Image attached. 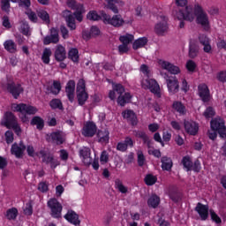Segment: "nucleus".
<instances>
[{"instance_id": "nucleus-1", "label": "nucleus", "mask_w": 226, "mask_h": 226, "mask_svg": "<svg viewBox=\"0 0 226 226\" xmlns=\"http://www.w3.org/2000/svg\"><path fill=\"white\" fill-rule=\"evenodd\" d=\"M2 126H5L9 129L12 128L17 135H20V133H22V129L17 121V117L10 111L4 113Z\"/></svg>"}, {"instance_id": "nucleus-2", "label": "nucleus", "mask_w": 226, "mask_h": 226, "mask_svg": "<svg viewBox=\"0 0 226 226\" xmlns=\"http://www.w3.org/2000/svg\"><path fill=\"white\" fill-rule=\"evenodd\" d=\"M14 109L16 112H20V119L23 123H27V121H29V118L27 117V116H26V114L31 116L38 112V109L35 107L25 103L18 104Z\"/></svg>"}, {"instance_id": "nucleus-3", "label": "nucleus", "mask_w": 226, "mask_h": 226, "mask_svg": "<svg viewBox=\"0 0 226 226\" xmlns=\"http://www.w3.org/2000/svg\"><path fill=\"white\" fill-rule=\"evenodd\" d=\"M102 21L105 24H109V26H113V27H123L124 26V19L121 14H117L111 17L107 13H102Z\"/></svg>"}, {"instance_id": "nucleus-4", "label": "nucleus", "mask_w": 226, "mask_h": 226, "mask_svg": "<svg viewBox=\"0 0 226 226\" xmlns=\"http://www.w3.org/2000/svg\"><path fill=\"white\" fill-rule=\"evenodd\" d=\"M76 93L79 105H84L87 102V98H89V94L86 93V80L84 79L79 80Z\"/></svg>"}, {"instance_id": "nucleus-5", "label": "nucleus", "mask_w": 226, "mask_h": 226, "mask_svg": "<svg viewBox=\"0 0 226 226\" xmlns=\"http://www.w3.org/2000/svg\"><path fill=\"white\" fill-rule=\"evenodd\" d=\"M48 207L50 209V215L52 218H62L63 205L57 200V199L53 198L48 201Z\"/></svg>"}, {"instance_id": "nucleus-6", "label": "nucleus", "mask_w": 226, "mask_h": 226, "mask_svg": "<svg viewBox=\"0 0 226 226\" xmlns=\"http://www.w3.org/2000/svg\"><path fill=\"white\" fill-rule=\"evenodd\" d=\"M173 15L177 20H188L189 22H193L195 19L193 9L190 6H186L184 11L179 10L178 11L173 12Z\"/></svg>"}, {"instance_id": "nucleus-7", "label": "nucleus", "mask_w": 226, "mask_h": 226, "mask_svg": "<svg viewBox=\"0 0 226 226\" xmlns=\"http://www.w3.org/2000/svg\"><path fill=\"white\" fill-rule=\"evenodd\" d=\"M161 75L166 79L167 87L171 94L179 92V81L176 76H169V74L163 72H161Z\"/></svg>"}, {"instance_id": "nucleus-8", "label": "nucleus", "mask_w": 226, "mask_h": 226, "mask_svg": "<svg viewBox=\"0 0 226 226\" xmlns=\"http://www.w3.org/2000/svg\"><path fill=\"white\" fill-rule=\"evenodd\" d=\"M210 126L212 130H215L218 132L222 139H226V127L223 119L216 117L211 120Z\"/></svg>"}, {"instance_id": "nucleus-9", "label": "nucleus", "mask_w": 226, "mask_h": 226, "mask_svg": "<svg viewBox=\"0 0 226 226\" xmlns=\"http://www.w3.org/2000/svg\"><path fill=\"white\" fill-rule=\"evenodd\" d=\"M6 88L8 93L12 94L15 100L20 96L21 93H24V88H22V86L20 84H15L11 79L7 80Z\"/></svg>"}, {"instance_id": "nucleus-10", "label": "nucleus", "mask_w": 226, "mask_h": 226, "mask_svg": "<svg viewBox=\"0 0 226 226\" xmlns=\"http://www.w3.org/2000/svg\"><path fill=\"white\" fill-rule=\"evenodd\" d=\"M47 142H52V144H56V146H61L64 144V132L62 131L53 132L50 134L46 135Z\"/></svg>"}, {"instance_id": "nucleus-11", "label": "nucleus", "mask_w": 226, "mask_h": 226, "mask_svg": "<svg viewBox=\"0 0 226 226\" xmlns=\"http://www.w3.org/2000/svg\"><path fill=\"white\" fill-rule=\"evenodd\" d=\"M141 87L143 89H149L154 94H160V85L155 79H147L141 81Z\"/></svg>"}, {"instance_id": "nucleus-12", "label": "nucleus", "mask_w": 226, "mask_h": 226, "mask_svg": "<svg viewBox=\"0 0 226 226\" xmlns=\"http://www.w3.org/2000/svg\"><path fill=\"white\" fill-rule=\"evenodd\" d=\"M96 124L94 122H87L82 129L84 137H94L96 135Z\"/></svg>"}, {"instance_id": "nucleus-13", "label": "nucleus", "mask_w": 226, "mask_h": 226, "mask_svg": "<svg viewBox=\"0 0 226 226\" xmlns=\"http://www.w3.org/2000/svg\"><path fill=\"white\" fill-rule=\"evenodd\" d=\"M50 43H59V31L55 27L50 29V34L43 39L44 45H50Z\"/></svg>"}, {"instance_id": "nucleus-14", "label": "nucleus", "mask_w": 226, "mask_h": 226, "mask_svg": "<svg viewBox=\"0 0 226 226\" xmlns=\"http://www.w3.org/2000/svg\"><path fill=\"white\" fill-rule=\"evenodd\" d=\"M24 151H26V145L22 141L19 144L13 143L11 148V154H14L16 158H22L24 156Z\"/></svg>"}, {"instance_id": "nucleus-15", "label": "nucleus", "mask_w": 226, "mask_h": 226, "mask_svg": "<svg viewBox=\"0 0 226 226\" xmlns=\"http://www.w3.org/2000/svg\"><path fill=\"white\" fill-rule=\"evenodd\" d=\"M160 19L162 22H159L155 25L154 31L156 34L162 36L164 33H167L169 26L167 25V18H165V16H160Z\"/></svg>"}, {"instance_id": "nucleus-16", "label": "nucleus", "mask_w": 226, "mask_h": 226, "mask_svg": "<svg viewBox=\"0 0 226 226\" xmlns=\"http://www.w3.org/2000/svg\"><path fill=\"white\" fill-rule=\"evenodd\" d=\"M194 211H197L201 220H206L209 216V207L200 202L197 203Z\"/></svg>"}, {"instance_id": "nucleus-17", "label": "nucleus", "mask_w": 226, "mask_h": 226, "mask_svg": "<svg viewBox=\"0 0 226 226\" xmlns=\"http://www.w3.org/2000/svg\"><path fill=\"white\" fill-rule=\"evenodd\" d=\"M184 126L186 133H189V135H197L199 132V124L193 121H184Z\"/></svg>"}, {"instance_id": "nucleus-18", "label": "nucleus", "mask_w": 226, "mask_h": 226, "mask_svg": "<svg viewBox=\"0 0 226 226\" xmlns=\"http://www.w3.org/2000/svg\"><path fill=\"white\" fill-rule=\"evenodd\" d=\"M109 10H111L113 13H119V8L124 6V2L122 0H105Z\"/></svg>"}, {"instance_id": "nucleus-19", "label": "nucleus", "mask_w": 226, "mask_h": 226, "mask_svg": "<svg viewBox=\"0 0 226 226\" xmlns=\"http://www.w3.org/2000/svg\"><path fill=\"white\" fill-rule=\"evenodd\" d=\"M63 17L65 19V22L72 31L77 29V25H75V16L72 14L70 11H64Z\"/></svg>"}, {"instance_id": "nucleus-20", "label": "nucleus", "mask_w": 226, "mask_h": 226, "mask_svg": "<svg viewBox=\"0 0 226 226\" xmlns=\"http://www.w3.org/2000/svg\"><path fill=\"white\" fill-rule=\"evenodd\" d=\"M160 64L163 70H167L171 75H177L181 72L179 67L174 65L173 64L167 62V61H161Z\"/></svg>"}, {"instance_id": "nucleus-21", "label": "nucleus", "mask_w": 226, "mask_h": 226, "mask_svg": "<svg viewBox=\"0 0 226 226\" xmlns=\"http://www.w3.org/2000/svg\"><path fill=\"white\" fill-rule=\"evenodd\" d=\"M65 92L68 100L71 101V102H73V100H75V80L71 79L68 81L65 87Z\"/></svg>"}, {"instance_id": "nucleus-22", "label": "nucleus", "mask_w": 226, "mask_h": 226, "mask_svg": "<svg viewBox=\"0 0 226 226\" xmlns=\"http://www.w3.org/2000/svg\"><path fill=\"white\" fill-rule=\"evenodd\" d=\"M67 222L72 223V225H80V220L79 219V215L73 210H68L66 215L64 216Z\"/></svg>"}, {"instance_id": "nucleus-23", "label": "nucleus", "mask_w": 226, "mask_h": 226, "mask_svg": "<svg viewBox=\"0 0 226 226\" xmlns=\"http://www.w3.org/2000/svg\"><path fill=\"white\" fill-rule=\"evenodd\" d=\"M199 95L201 98L202 102H209V88H207V85L201 84L198 87Z\"/></svg>"}, {"instance_id": "nucleus-24", "label": "nucleus", "mask_w": 226, "mask_h": 226, "mask_svg": "<svg viewBox=\"0 0 226 226\" xmlns=\"http://www.w3.org/2000/svg\"><path fill=\"white\" fill-rule=\"evenodd\" d=\"M124 119H126L128 123H131L132 126L137 125V115L132 109L125 110L122 113Z\"/></svg>"}, {"instance_id": "nucleus-25", "label": "nucleus", "mask_w": 226, "mask_h": 226, "mask_svg": "<svg viewBox=\"0 0 226 226\" xmlns=\"http://www.w3.org/2000/svg\"><path fill=\"white\" fill-rule=\"evenodd\" d=\"M55 59L61 63V61H64L66 59V49L63 45H57L55 50Z\"/></svg>"}, {"instance_id": "nucleus-26", "label": "nucleus", "mask_w": 226, "mask_h": 226, "mask_svg": "<svg viewBox=\"0 0 226 226\" xmlns=\"http://www.w3.org/2000/svg\"><path fill=\"white\" fill-rule=\"evenodd\" d=\"M200 43L203 45V50L206 52V54H211L213 52V49L211 48V44L209 42V38L207 36L202 34L199 37Z\"/></svg>"}, {"instance_id": "nucleus-27", "label": "nucleus", "mask_w": 226, "mask_h": 226, "mask_svg": "<svg viewBox=\"0 0 226 226\" xmlns=\"http://www.w3.org/2000/svg\"><path fill=\"white\" fill-rule=\"evenodd\" d=\"M39 154L42 158L43 163H46V165H49L54 157V154H50V151L47 148L40 150Z\"/></svg>"}, {"instance_id": "nucleus-28", "label": "nucleus", "mask_w": 226, "mask_h": 226, "mask_svg": "<svg viewBox=\"0 0 226 226\" xmlns=\"http://www.w3.org/2000/svg\"><path fill=\"white\" fill-rule=\"evenodd\" d=\"M136 137H139V139H142L143 144H146L148 149H151L153 146V140L149 139V136H147V134H146L142 131H138L136 132Z\"/></svg>"}, {"instance_id": "nucleus-29", "label": "nucleus", "mask_w": 226, "mask_h": 226, "mask_svg": "<svg viewBox=\"0 0 226 226\" xmlns=\"http://www.w3.org/2000/svg\"><path fill=\"white\" fill-rule=\"evenodd\" d=\"M199 56V46L196 41H191L189 44V57L195 59Z\"/></svg>"}, {"instance_id": "nucleus-30", "label": "nucleus", "mask_w": 226, "mask_h": 226, "mask_svg": "<svg viewBox=\"0 0 226 226\" xmlns=\"http://www.w3.org/2000/svg\"><path fill=\"white\" fill-rule=\"evenodd\" d=\"M4 47L7 52L11 54H15L17 52V44L12 40L5 41L4 43Z\"/></svg>"}, {"instance_id": "nucleus-31", "label": "nucleus", "mask_w": 226, "mask_h": 226, "mask_svg": "<svg viewBox=\"0 0 226 226\" xmlns=\"http://www.w3.org/2000/svg\"><path fill=\"white\" fill-rule=\"evenodd\" d=\"M172 109L173 110H176V112H178V114H186V107H185V104L181 102H174L172 104Z\"/></svg>"}, {"instance_id": "nucleus-32", "label": "nucleus", "mask_w": 226, "mask_h": 226, "mask_svg": "<svg viewBox=\"0 0 226 226\" xmlns=\"http://www.w3.org/2000/svg\"><path fill=\"white\" fill-rule=\"evenodd\" d=\"M197 22L198 24H200L205 28H208L209 26V19H207V14L206 13H200L197 16Z\"/></svg>"}, {"instance_id": "nucleus-33", "label": "nucleus", "mask_w": 226, "mask_h": 226, "mask_svg": "<svg viewBox=\"0 0 226 226\" xmlns=\"http://www.w3.org/2000/svg\"><path fill=\"white\" fill-rule=\"evenodd\" d=\"M162 170H171L172 169V159L170 157L163 156L161 159Z\"/></svg>"}, {"instance_id": "nucleus-34", "label": "nucleus", "mask_w": 226, "mask_h": 226, "mask_svg": "<svg viewBox=\"0 0 226 226\" xmlns=\"http://www.w3.org/2000/svg\"><path fill=\"white\" fill-rule=\"evenodd\" d=\"M130 100H132V95L129 93H125L124 94L118 96L117 103L120 107H124L126 103H130Z\"/></svg>"}, {"instance_id": "nucleus-35", "label": "nucleus", "mask_w": 226, "mask_h": 226, "mask_svg": "<svg viewBox=\"0 0 226 226\" xmlns=\"http://www.w3.org/2000/svg\"><path fill=\"white\" fill-rule=\"evenodd\" d=\"M147 45V38L142 37L136 40L132 44L133 50H139V49H142V47H146Z\"/></svg>"}, {"instance_id": "nucleus-36", "label": "nucleus", "mask_w": 226, "mask_h": 226, "mask_svg": "<svg viewBox=\"0 0 226 226\" xmlns=\"http://www.w3.org/2000/svg\"><path fill=\"white\" fill-rule=\"evenodd\" d=\"M97 137L99 139V142L102 144H107L109 142V131L104 130V131H99L97 132Z\"/></svg>"}, {"instance_id": "nucleus-37", "label": "nucleus", "mask_w": 226, "mask_h": 226, "mask_svg": "<svg viewBox=\"0 0 226 226\" xmlns=\"http://www.w3.org/2000/svg\"><path fill=\"white\" fill-rule=\"evenodd\" d=\"M31 124L33 126L35 125L37 130H43V127L45 126V122L41 117H34L31 121Z\"/></svg>"}, {"instance_id": "nucleus-38", "label": "nucleus", "mask_w": 226, "mask_h": 226, "mask_svg": "<svg viewBox=\"0 0 226 226\" xmlns=\"http://www.w3.org/2000/svg\"><path fill=\"white\" fill-rule=\"evenodd\" d=\"M17 216H19V210L17 207L9 208L6 211L5 217L7 220H17Z\"/></svg>"}, {"instance_id": "nucleus-39", "label": "nucleus", "mask_w": 226, "mask_h": 226, "mask_svg": "<svg viewBox=\"0 0 226 226\" xmlns=\"http://www.w3.org/2000/svg\"><path fill=\"white\" fill-rule=\"evenodd\" d=\"M147 205L149 206V207H158V206L160 205V197H158L156 194L152 195L147 200Z\"/></svg>"}, {"instance_id": "nucleus-40", "label": "nucleus", "mask_w": 226, "mask_h": 226, "mask_svg": "<svg viewBox=\"0 0 226 226\" xmlns=\"http://www.w3.org/2000/svg\"><path fill=\"white\" fill-rule=\"evenodd\" d=\"M115 187L118 192H120V193L126 194L128 192V187L124 186V185H123V181L119 178L115 180Z\"/></svg>"}, {"instance_id": "nucleus-41", "label": "nucleus", "mask_w": 226, "mask_h": 226, "mask_svg": "<svg viewBox=\"0 0 226 226\" xmlns=\"http://www.w3.org/2000/svg\"><path fill=\"white\" fill-rule=\"evenodd\" d=\"M20 33L25 36H31V28L29 27V23H27V21H21Z\"/></svg>"}, {"instance_id": "nucleus-42", "label": "nucleus", "mask_w": 226, "mask_h": 226, "mask_svg": "<svg viewBox=\"0 0 226 226\" xmlns=\"http://www.w3.org/2000/svg\"><path fill=\"white\" fill-rule=\"evenodd\" d=\"M37 16L39 17V19L43 20L45 24H50V16L49 15V12H47V11H37Z\"/></svg>"}, {"instance_id": "nucleus-43", "label": "nucleus", "mask_w": 226, "mask_h": 226, "mask_svg": "<svg viewBox=\"0 0 226 226\" xmlns=\"http://www.w3.org/2000/svg\"><path fill=\"white\" fill-rule=\"evenodd\" d=\"M182 164L184 165V168L186 169L187 172H190V170H192L193 162H192V158H190V156L185 155L182 159Z\"/></svg>"}, {"instance_id": "nucleus-44", "label": "nucleus", "mask_w": 226, "mask_h": 226, "mask_svg": "<svg viewBox=\"0 0 226 226\" xmlns=\"http://www.w3.org/2000/svg\"><path fill=\"white\" fill-rule=\"evenodd\" d=\"M134 37L133 34H126L125 35H122L119 37V41H121L122 44L124 45H130L132 41H133Z\"/></svg>"}, {"instance_id": "nucleus-45", "label": "nucleus", "mask_w": 226, "mask_h": 226, "mask_svg": "<svg viewBox=\"0 0 226 226\" xmlns=\"http://www.w3.org/2000/svg\"><path fill=\"white\" fill-rule=\"evenodd\" d=\"M52 56V50L50 49L46 48L43 50L41 59L45 64H49L50 63V56Z\"/></svg>"}, {"instance_id": "nucleus-46", "label": "nucleus", "mask_w": 226, "mask_h": 226, "mask_svg": "<svg viewBox=\"0 0 226 226\" xmlns=\"http://www.w3.org/2000/svg\"><path fill=\"white\" fill-rule=\"evenodd\" d=\"M68 57L69 59H72L73 63H79V49H72L68 52Z\"/></svg>"}, {"instance_id": "nucleus-47", "label": "nucleus", "mask_w": 226, "mask_h": 226, "mask_svg": "<svg viewBox=\"0 0 226 226\" xmlns=\"http://www.w3.org/2000/svg\"><path fill=\"white\" fill-rule=\"evenodd\" d=\"M157 180L158 178L152 174L147 175L144 178V181L147 186H153Z\"/></svg>"}, {"instance_id": "nucleus-48", "label": "nucleus", "mask_w": 226, "mask_h": 226, "mask_svg": "<svg viewBox=\"0 0 226 226\" xmlns=\"http://www.w3.org/2000/svg\"><path fill=\"white\" fill-rule=\"evenodd\" d=\"M66 4L71 10H79L80 7L83 8L84 5L82 4L77 3L75 0H67Z\"/></svg>"}, {"instance_id": "nucleus-49", "label": "nucleus", "mask_w": 226, "mask_h": 226, "mask_svg": "<svg viewBox=\"0 0 226 226\" xmlns=\"http://www.w3.org/2000/svg\"><path fill=\"white\" fill-rule=\"evenodd\" d=\"M49 89L52 94H59V92L61 91V82L54 81Z\"/></svg>"}, {"instance_id": "nucleus-50", "label": "nucleus", "mask_w": 226, "mask_h": 226, "mask_svg": "<svg viewBox=\"0 0 226 226\" xmlns=\"http://www.w3.org/2000/svg\"><path fill=\"white\" fill-rule=\"evenodd\" d=\"M82 13H86V10H84V7H79L74 13L73 16L79 22H82L83 16Z\"/></svg>"}, {"instance_id": "nucleus-51", "label": "nucleus", "mask_w": 226, "mask_h": 226, "mask_svg": "<svg viewBox=\"0 0 226 226\" xmlns=\"http://www.w3.org/2000/svg\"><path fill=\"white\" fill-rule=\"evenodd\" d=\"M216 112H215V109L213 107H208L204 111L203 116L206 117V119H211V117H215V115Z\"/></svg>"}, {"instance_id": "nucleus-52", "label": "nucleus", "mask_w": 226, "mask_h": 226, "mask_svg": "<svg viewBox=\"0 0 226 226\" xmlns=\"http://www.w3.org/2000/svg\"><path fill=\"white\" fill-rule=\"evenodd\" d=\"M87 19L88 20H100V19H102V17H100V15H98V12H96V11H90L87 15Z\"/></svg>"}, {"instance_id": "nucleus-53", "label": "nucleus", "mask_w": 226, "mask_h": 226, "mask_svg": "<svg viewBox=\"0 0 226 226\" xmlns=\"http://www.w3.org/2000/svg\"><path fill=\"white\" fill-rule=\"evenodd\" d=\"M49 105H50L51 109H59L60 110L63 109V103L58 99H53L49 102Z\"/></svg>"}, {"instance_id": "nucleus-54", "label": "nucleus", "mask_w": 226, "mask_h": 226, "mask_svg": "<svg viewBox=\"0 0 226 226\" xmlns=\"http://www.w3.org/2000/svg\"><path fill=\"white\" fill-rule=\"evenodd\" d=\"M137 154H138V165L139 167H144V163H146V157L144 156V153H142V150H139Z\"/></svg>"}, {"instance_id": "nucleus-55", "label": "nucleus", "mask_w": 226, "mask_h": 226, "mask_svg": "<svg viewBox=\"0 0 226 226\" xmlns=\"http://www.w3.org/2000/svg\"><path fill=\"white\" fill-rule=\"evenodd\" d=\"M1 8L5 13H10V0H1Z\"/></svg>"}, {"instance_id": "nucleus-56", "label": "nucleus", "mask_w": 226, "mask_h": 226, "mask_svg": "<svg viewBox=\"0 0 226 226\" xmlns=\"http://www.w3.org/2000/svg\"><path fill=\"white\" fill-rule=\"evenodd\" d=\"M26 15H27L29 20L31 22H38V16L34 13L33 11H26Z\"/></svg>"}, {"instance_id": "nucleus-57", "label": "nucleus", "mask_w": 226, "mask_h": 226, "mask_svg": "<svg viewBox=\"0 0 226 226\" xmlns=\"http://www.w3.org/2000/svg\"><path fill=\"white\" fill-rule=\"evenodd\" d=\"M170 199H171L173 202H179V192L177 191H170Z\"/></svg>"}, {"instance_id": "nucleus-58", "label": "nucleus", "mask_w": 226, "mask_h": 226, "mask_svg": "<svg viewBox=\"0 0 226 226\" xmlns=\"http://www.w3.org/2000/svg\"><path fill=\"white\" fill-rule=\"evenodd\" d=\"M38 191L45 193V192H49V185L47 182H41L38 185Z\"/></svg>"}, {"instance_id": "nucleus-59", "label": "nucleus", "mask_w": 226, "mask_h": 226, "mask_svg": "<svg viewBox=\"0 0 226 226\" xmlns=\"http://www.w3.org/2000/svg\"><path fill=\"white\" fill-rule=\"evenodd\" d=\"M186 68H187L188 72H195V68H197V64L192 60H189L186 63Z\"/></svg>"}, {"instance_id": "nucleus-60", "label": "nucleus", "mask_w": 226, "mask_h": 226, "mask_svg": "<svg viewBox=\"0 0 226 226\" xmlns=\"http://www.w3.org/2000/svg\"><path fill=\"white\" fill-rule=\"evenodd\" d=\"M113 90H115V93H117L119 96H123V94L124 93V87L121 84H117L114 87Z\"/></svg>"}, {"instance_id": "nucleus-61", "label": "nucleus", "mask_w": 226, "mask_h": 226, "mask_svg": "<svg viewBox=\"0 0 226 226\" xmlns=\"http://www.w3.org/2000/svg\"><path fill=\"white\" fill-rule=\"evenodd\" d=\"M101 163H107L109 162V154L107 151H102L100 157Z\"/></svg>"}, {"instance_id": "nucleus-62", "label": "nucleus", "mask_w": 226, "mask_h": 226, "mask_svg": "<svg viewBox=\"0 0 226 226\" xmlns=\"http://www.w3.org/2000/svg\"><path fill=\"white\" fill-rule=\"evenodd\" d=\"M24 215L26 216H31V215H33V205L30 203L26 204V207L24 208Z\"/></svg>"}, {"instance_id": "nucleus-63", "label": "nucleus", "mask_w": 226, "mask_h": 226, "mask_svg": "<svg viewBox=\"0 0 226 226\" xmlns=\"http://www.w3.org/2000/svg\"><path fill=\"white\" fill-rule=\"evenodd\" d=\"M5 139L7 144H11V142H13V132L11 131H7L5 132Z\"/></svg>"}, {"instance_id": "nucleus-64", "label": "nucleus", "mask_w": 226, "mask_h": 226, "mask_svg": "<svg viewBox=\"0 0 226 226\" xmlns=\"http://www.w3.org/2000/svg\"><path fill=\"white\" fill-rule=\"evenodd\" d=\"M127 147H133V144L135 141L131 137H125L124 140L123 141Z\"/></svg>"}]
</instances>
